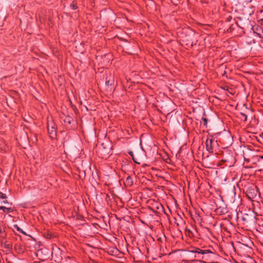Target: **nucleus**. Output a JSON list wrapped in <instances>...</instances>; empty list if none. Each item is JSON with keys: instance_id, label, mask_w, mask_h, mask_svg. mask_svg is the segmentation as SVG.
Masks as SVG:
<instances>
[{"instance_id": "nucleus-1", "label": "nucleus", "mask_w": 263, "mask_h": 263, "mask_svg": "<svg viewBox=\"0 0 263 263\" xmlns=\"http://www.w3.org/2000/svg\"><path fill=\"white\" fill-rule=\"evenodd\" d=\"M189 257L192 261H194L195 259H203L204 255L209 253H212V252L209 250H202L198 248H195L188 251Z\"/></svg>"}, {"instance_id": "nucleus-2", "label": "nucleus", "mask_w": 263, "mask_h": 263, "mask_svg": "<svg viewBox=\"0 0 263 263\" xmlns=\"http://www.w3.org/2000/svg\"><path fill=\"white\" fill-rule=\"evenodd\" d=\"M47 129L50 137L52 139L55 138L57 136V130L55 125L52 121H48Z\"/></svg>"}, {"instance_id": "nucleus-3", "label": "nucleus", "mask_w": 263, "mask_h": 263, "mask_svg": "<svg viewBox=\"0 0 263 263\" xmlns=\"http://www.w3.org/2000/svg\"><path fill=\"white\" fill-rule=\"evenodd\" d=\"M256 165L260 171H263V156H257L255 158Z\"/></svg>"}, {"instance_id": "nucleus-4", "label": "nucleus", "mask_w": 263, "mask_h": 263, "mask_svg": "<svg viewBox=\"0 0 263 263\" xmlns=\"http://www.w3.org/2000/svg\"><path fill=\"white\" fill-rule=\"evenodd\" d=\"M247 195L248 197L250 199L255 198L257 193V189H249L247 192Z\"/></svg>"}, {"instance_id": "nucleus-5", "label": "nucleus", "mask_w": 263, "mask_h": 263, "mask_svg": "<svg viewBox=\"0 0 263 263\" xmlns=\"http://www.w3.org/2000/svg\"><path fill=\"white\" fill-rule=\"evenodd\" d=\"M212 142H213V139H209V138L207 139V140L205 142L206 150L209 152H212V151L213 150Z\"/></svg>"}, {"instance_id": "nucleus-6", "label": "nucleus", "mask_w": 263, "mask_h": 263, "mask_svg": "<svg viewBox=\"0 0 263 263\" xmlns=\"http://www.w3.org/2000/svg\"><path fill=\"white\" fill-rule=\"evenodd\" d=\"M125 183L127 186H130L132 185L133 184V179L132 178V177H130V176H128L126 179Z\"/></svg>"}, {"instance_id": "nucleus-7", "label": "nucleus", "mask_w": 263, "mask_h": 263, "mask_svg": "<svg viewBox=\"0 0 263 263\" xmlns=\"http://www.w3.org/2000/svg\"><path fill=\"white\" fill-rule=\"evenodd\" d=\"M4 212L9 213H11L13 211V209L11 208H6L5 206H3V209H2Z\"/></svg>"}, {"instance_id": "nucleus-8", "label": "nucleus", "mask_w": 263, "mask_h": 263, "mask_svg": "<svg viewBox=\"0 0 263 263\" xmlns=\"http://www.w3.org/2000/svg\"><path fill=\"white\" fill-rule=\"evenodd\" d=\"M72 120V119L70 117L68 116V117H66L65 118L64 121L65 123H67L68 124H70Z\"/></svg>"}, {"instance_id": "nucleus-9", "label": "nucleus", "mask_w": 263, "mask_h": 263, "mask_svg": "<svg viewBox=\"0 0 263 263\" xmlns=\"http://www.w3.org/2000/svg\"><path fill=\"white\" fill-rule=\"evenodd\" d=\"M70 8L72 9V10H76L77 9V4L76 3H75L74 2H73L70 5Z\"/></svg>"}, {"instance_id": "nucleus-10", "label": "nucleus", "mask_w": 263, "mask_h": 263, "mask_svg": "<svg viewBox=\"0 0 263 263\" xmlns=\"http://www.w3.org/2000/svg\"><path fill=\"white\" fill-rule=\"evenodd\" d=\"M0 198L6 199V198H7V196L5 194H3V193L0 192Z\"/></svg>"}, {"instance_id": "nucleus-11", "label": "nucleus", "mask_w": 263, "mask_h": 263, "mask_svg": "<svg viewBox=\"0 0 263 263\" xmlns=\"http://www.w3.org/2000/svg\"><path fill=\"white\" fill-rule=\"evenodd\" d=\"M113 82V80L112 81H110V80H107V79L106 80V82H105V83L106 85H111L112 84V82Z\"/></svg>"}, {"instance_id": "nucleus-12", "label": "nucleus", "mask_w": 263, "mask_h": 263, "mask_svg": "<svg viewBox=\"0 0 263 263\" xmlns=\"http://www.w3.org/2000/svg\"><path fill=\"white\" fill-rule=\"evenodd\" d=\"M241 115L243 117V120L245 121H247V116L246 114H243V113H241Z\"/></svg>"}, {"instance_id": "nucleus-13", "label": "nucleus", "mask_w": 263, "mask_h": 263, "mask_svg": "<svg viewBox=\"0 0 263 263\" xmlns=\"http://www.w3.org/2000/svg\"><path fill=\"white\" fill-rule=\"evenodd\" d=\"M14 227L16 229V230L24 234V232L23 231V230L21 229L17 225H14Z\"/></svg>"}, {"instance_id": "nucleus-14", "label": "nucleus", "mask_w": 263, "mask_h": 263, "mask_svg": "<svg viewBox=\"0 0 263 263\" xmlns=\"http://www.w3.org/2000/svg\"><path fill=\"white\" fill-rule=\"evenodd\" d=\"M202 120L203 121V125L204 126H206L207 125V122H208V120L206 118H202Z\"/></svg>"}, {"instance_id": "nucleus-15", "label": "nucleus", "mask_w": 263, "mask_h": 263, "mask_svg": "<svg viewBox=\"0 0 263 263\" xmlns=\"http://www.w3.org/2000/svg\"><path fill=\"white\" fill-rule=\"evenodd\" d=\"M4 232V230L1 227H0V233L3 235V234H5Z\"/></svg>"}, {"instance_id": "nucleus-16", "label": "nucleus", "mask_w": 263, "mask_h": 263, "mask_svg": "<svg viewBox=\"0 0 263 263\" xmlns=\"http://www.w3.org/2000/svg\"><path fill=\"white\" fill-rule=\"evenodd\" d=\"M52 235H51V234H48V235H47V238H48L50 239V238H52Z\"/></svg>"}, {"instance_id": "nucleus-17", "label": "nucleus", "mask_w": 263, "mask_h": 263, "mask_svg": "<svg viewBox=\"0 0 263 263\" xmlns=\"http://www.w3.org/2000/svg\"><path fill=\"white\" fill-rule=\"evenodd\" d=\"M182 263H187V260H183L182 261Z\"/></svg>"}, {"instance_id": "nucleus-18", "label": "nucleus", "mask_w": 263, "mask_h": 263, "mask_svg": "<svg viewBox=\"0 0 263 263\" xmlns=\"http://www.w3.org/2000/svg\"><path fill=\"white\" fill-rule=\"evenodd\" d=\"M3 202L4 203H8V201H7V200H4V201H3Z\"/></svg>"}, {"instance_id": "nucleus-19", "label": "nucleus", "mask_w": 263, "mask_h": 263, "mask_svg": "<svg viewBox=\"0 0 263 263\" xmlns=\"http://www.w3.org/2000/svg\"><path fill=\"white\" fill-rule=\"evenodd\" d=\"M185 231L190 232V230L189 229H187V228L185 229Z\"/></svg>"}, {"instance_id": "nucleus-20", "label": "nucleus", "mask_w": 263, "mask_h": 263, "mask_svg": "<svg viewBox=\"0 0 263 263\" xmlns=\"http://www.w3.org/2000/svg\"><path fill=\"white\" fill-rule=\"evenodd\" d=\"M260 22H261V24H262L263 23V18L262 19H261L260 20Z\"/></svg>"}, {"instance_id": "nucleus-21", "label": "nucleus", "mask_w": 263, "mask_h": 263, "mask_svg": "<svg viewBox=\"0 0 263 263\" xmlns=\"http://www.w3.org/2000/svg\"><path fill=\"white\" fill-rule=\"evenodd\" d=\"M3 209V206H0V210H2Z\"/></svg>"}, {"instance_id": "nucleus-22", "label": "nucleus", "mask_w": 263, "mask_h": 263, "mask_svg": "<svg viewBox=\"0 0 263 263\" xmlns=\"http://www.w3.org/2000/svg\"><path fill=\"white\" fill-rule=\"evenodd\" d=\"M129 154L131 155V156H133V152H129Z\"/></svg>"}]
</instances>
